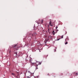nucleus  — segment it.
<instances>
[{"instance_id": "1", "label": "nucleus", "mask_w": 78, "mask_h": 78, "mask_svg": "<svg viewBox=\"0 0 78 78\" xmlns=\"http://www.w3.org/2000/svg\"><path fill=\"white\" fill-rule=\"evenodd\" d=\"M36 35V33H34L30 35V37H34V36H35Z\"/></svg>"}, {"instance_id": "2", "label": "nucleus", "mask_w": 78, "mask_h": 78, "mask_svg": "<svg viewBox=\"0 0 78 78\" xmlns=\"http://www.w3.org/2000/svg\"><path fill=\"white\" fill-rule=\"evenodd\" d=\"M39 64H40V63H39L37 65V63H36L35 64V66H36V69H38V68H37V66H38V65H39Z\"/></svg>"}, {"instance_id": "3", "label": "nucleus", "mask_w": 78, "mask_h": 78, "mask_svg": "<svg viewBox=\"0 0 78 78\" xmlns=\"http://www.w3.org/2000/svg\"><path fill=\"white\" fill-rule=\"evenodd\" d=\"M11 48H9L8 50V52H9V53L10 54L11 52Z\"/></svg>"}, {"instance_id": "4", "label": "nucleus", "mask_w": 78, "mask_h": 78, "mask_svg": "<svg viewBox=\"0 0 78 78\" xmlns=\"http://www.w3.org/2000/svg\"><path fill=\"white\" fill-rule=\"evenodd\" d=\"M13 48H17V44H15L14 45L13 47Z\"/></svg>"}, {"instance_id": "5", "label": "nucleus", "mask_w": 78, "mask_h": 78, "mask_svg": "<svg viewBox=\"0 0 78 78\" xmlns=\"http://www.w3.org/2000/svg\"><path fill=\"white\" fill-rule=\"evenodd\" d=\"M49 25L51 26V27L53 26V24H51V21H50Z\"/></svg>"}, {"instance_id": "6", "label": "nucleus", "mask_w": 78, "mask_h": 78, "mask_svg": "<svg viewBox=\"0 0 78 78\" xmlns=\"http://www.w3.org/2000/svg\"><path fill=\"white\" fill-rule=\"evenodd\" d=\"M16 78H20V76H19V74L17 76H16Z\"/></svg>"}, {"instance_id": "7", "label": "nucleus", "mask_w": 78, "mask_h": 78, "mask_svg": "<svg viewBox=\"0 0 78 78\" xmlns=\"http://www.w3.org/2000/svg\"><path fill=\"white\" fill-rule=\"evenodd\" d=\"M14 56H17V52H15V51H14Z\"/></svg>"}, {"instance_id": "8", "label": "nucleus", "mask_w": 78, "mask_h": 78, "mask_svg": "<svg viewBox=\"0 0 78 78\" xmlns=\"http://www.w3.org/2000/svg\"><path fill=\"white\" fill-rule=\"evenodd\" d=\"M11 74L12 75H13V76H15L16 74L13 73H12Z\"/></svg>"}, {"instance_id": "9", "label": "nucleus", "mask_w": 78, "mask_h": 78, "mask_svg": "<svg viewBox=\"0 0 78 78\" xmlns=\"http://www.w3.org/2000/svg\"><path fill=\"white\" fill-rule=\"evenodd\" d=\"M48 39H51V37L50 36H48Z\"/></svg>"}, {"instance_id": "10", "label": "nucleus", "mask_w": 78, "mask_h": 78, "mask_svg": "<svg viewBox=\"0 0 78 78\" xmlns=\"http://www.w3.org/2000/svg\"><path fill=\"white\" fill-rule=\"evenodd\" d=\"M41 24H42L43 23V20H42L41 21Z\"/></svg>"}, {"instance_id": "11", "label": "nucleus", "mask_w": 78, "mask_h": 78, "mask_svg": "<svg viewBox=\"0 0 78 78\" xmlns=\"http://www.w3.org/2000/svg\"><path fill=\"white\" fill-rule=\"evenodd\" d=\"M52 33V34H53V35H55V31H53Z\"/></svg>"}, {"instance_id": "12", "label": "nucleus", "mask_w": 78, "mask_h": 78, "mask_svg": "<svg viewBox=\"0 0 78 78\" xmlns=\"http://www.w3.org/2000/svg\"><path fill=\"white\" fill-rule=\"evenodd\" d=\"M68 44V43L67 42H65V45H66V44Z\"/></svg>"}, {"instance_id": "13", "label": "nucleus", "mask_w": 78, "mask_h": 78, "mask_svg": "<svg viewBox=\"0 0 78 78\" xmlns=\"http://www.w3.org/2000/svg\"><path fill=\"white\" fill-rule=\"evenodd\" d=\"M30 61L31 62V61H32V60L31 59H30Z\"/></svg>"}, {"instance_id": "14", "label": "nucleus", "mask_w": 78, "mask_h": 78, "mask_svg": "<svg viewBox=\"0 0 78 78\" xmlns=\"http://www.w3.org/2000/svg\"><path fill=\"white\" fill-rule=\"evenodd\" d=\"M34 64H35V63H32V65H34Z\"/></svg>"}, {"instance_id": "15", "label": "nucleus", "mask_w": 78, "mask_h": 78, "mask_svg": "<svg viewBox=\"0 0 78 78\" xmlns=\"http://www.w3.org/2000/svg\"><path fill=\"white\" fill-rule=\"evenodd\" d=\"M57 28H58V26H56V29H57Z\"/></svg>"}, {"instance_id": "16", "label": "nucleus", "mask_w": 78, "mask_h": 78, "mask_svg": "<svg viewBox=\"0 0 78 78\" xmlns=\"http://www.w3.org/2000/svg\"><path fill=\"white\" fill-rule=\"evenodd\" d=\"M67 39H68V38L66 39L65 40V41H67Z\"/></svg>"}, {"instance_id": "17", "label": "nucleus", "mask_w": 78, "mask_h": 78, "mask_svg": "<svg viewBox=\"0 0 78 78\" xmlns=\"http://www.w3.org/2000/svg\"><path fill=\"white\" fill-rule=\"evenodd\" d=\"M61 37L62 38H63V36L62 35Z\"/></svg>"}, {"instance_id": "18", "label": "nucleus", "mask_w": 78, "mask_h": 78, "mask_svg": "<svg viewBox=\"0 0 78 78\" xmlns=\"http://www.w3.org/2000/svg\"><path fill=\"white\" fill-rule=\"evenodd\" d=\"M75 74L77 75H78V73H75Z\"/></svg>"}, {"instance_id": "19", "label": "nucleus", "mask_w": 78, "mask_h": 78, "mask_svg": "<svg viewBox=\"0 0 78 78\" xmlns=\"http://www.w3.org/2000/svg\"><path fill=\"white\" fill-rule=\"evenodd\" d=\"M38 22H39V21H41V20H38Z\"/></svg>"}, {"instance_id": "20", "label": "nucleus", "mask_w": 78, "mask_h": 78, "mask_svg": "<svg viewBox=\"0 0 78 78\" xmlns=\"http://www.w3.org/2000/svg\"><path fill=\"white\" fill-rule=\"evenodd\" d=\"M27 78H30V77H28V76H27Z\"/></svg>"}, {"instance_id": "21", "label": "nucleus", "mask_w": 78, "mask_h": 78, "mask_svg": "<svg viewBox=\"0 0 78 78\" xmlns=\"http://www.w3.org/2000/svg\"><path fill=\"white\" fill-rule=\"evenodd\" d=\"M55 51H56V50H55Z\"/></svg>"}]
</instances>
